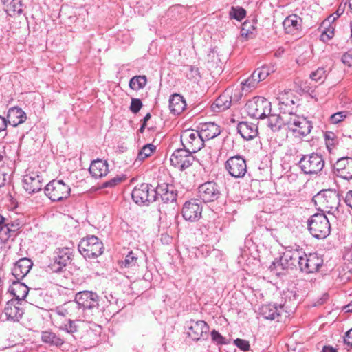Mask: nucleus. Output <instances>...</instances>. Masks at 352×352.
<instances>
[{
    "label": "nucleus",
    "instance_id": "1",
    "mask_svg": "<svg viewBox=\"0 0 352 352\" xmlns=\"http://www.w3.org/2000/svg\"><path fill=\"white\" fill-rule=\"evenodd\" d=\"M316 205L324 212L333 213L337 211L340 206V195L336 190L331 189L323 190L319 192L314 197Z\"/></svg>",
    "mask_w": 352,
    "mask_h": 352
},
{
    "label": "nucleus",
    "instance_id": "2",
    "mask_svg": "<svg viewBox=\"0 0 352 352\" xmlns=\"http://www.w3.org/2000/svg\"><path fill=\"white\" fill-rule=\"evenodd\" d=\"M45 195L54 202L67 199L71 194V186L62 179H53L45 187Z\"/></svg>",
    "mask_w": 352,
    "mask_h": 352
},
{
    "label": "nucleus",
    "instance_id": "3",
    "mask_svg": "<svg viewBox=\"0 0 352 352\" xmlns=\"http://www.w3.org/2000/svg\"><path fill=\"white\" fill-rule=\"evenodd\" d=\"M309 231L316 239H324L330 234V223L324 213H316L307 221Z\"/></svg>",
    "mask_w": 352,
    "mask_h": 352
},
{
    "label": "nucleus",
    "instance_id": "4",
    "mask_svg": "<svg viewBox=\"0 0 352 352\" xmlns=\"http://www.w3.org/2000/svg\"><path fill=\"white\" fill-rule=\"evenodd\" d=\"M243 93L239 89H227L212 104V109L215 112H221L228 109L232 105L239 102Z\"/></svg>",
    "mask_w": 352,
    "mask_h": 352
},
{
    "label": "nucleus",
    "instance_id": "5",
    "mask_svg": "<svg viewBox=\"0 0 352 352\" xmlns=\"http://www.w3.org/2000/svg\"><path fill=\"white\" fill-rule=\"evenodd\" d=\"M78 250L86 258H96L103 253L104 246L99 238L90 235L81 239Z\"/></svg>",
    "mask_w": 352,
    "mask_h": 352
},
{
    "label": "nucleus",
    "instance_id": "6",
    "mask_svg": "<svg viewBox=\"0 0 352 352\" xmlns=\"http://www.w3.org/2000/svg\"><path fill=\"white\" fill-rule=\"evenodd\" d=\"M248 114L256 119H264L271 113V102L261 96H256L245 104Z\"/></svg>",
    "mask_w": 352,
    "mask_h": 352
},
{
    "label": "nucleus",
    "instance_id": "7",
    "mask_svg": "<svg viewBox=\"0 0 352 352\" xmlns=\"http://www.w3.org/2000/svg\"><path fill=\"white\" fill-rule=\"evenodd\" d=\"M298 166L305 174L316 175L323 169L324 160L322 155L312 153L302 155L298 162Z\"/></svg>",
    "mask_w": 352,
    "mask_h": 352
},
{
    "label": "nucleus",
    "instance_id": "8",
    "mask_svg": "<svg viewBox=\"0 0 352 352\" xmlns=\"http://www.w3.org/2000/svg\"><path fill=\"white\" fill-rule=\"evenodd\" d=\"M312 122L303 116L290 111L287 129L295 137H305L310 133Z\"/></svg>",
    "mask_w": 352,
    "mask_h": 352
},
{
    "label": "nucleus",
    "instance_id": "9",
    "mask_svg": "<svg viewBox=\"0 0 352 352\" xmlns=\"http://www.w3.org/2000/svg\"><path fill=\"white\" fill-rule=\"evenodd\" d=\"M294 104V102L292 100L280 101L279 105L281 113L279 115L270 113L267 116L268 126L273 131H278L283 126H287L290 110L287 109V107Z\"/></svg>",
    "mask_w": 352,
    "mask_h": 352
},
{
    "label": "nucleus",
    "instance_id": "10",
    "mask_svg": "<svg viewBox=\"0 0 352 352\" xmlns=\"http://www.w3.org/2000/svg\"><path fill=\"white\" fill-rule=\"evenodd\" d=\"M204 140L198 130L186 129L182 132L181 142L184 148L195 153L204 146Z\"/></svg>",
    "mask_w": 352,
    "mask_h": 352
},
{
    "label": "nucleus",
    "instance_id": "11",
    "mask_svg": "<svg viewBox=\"0 0 352 352\" xmlns=\"http://www.w3.org/2000/svg\"><path fill=\"white\" fill-rule=\"evenodd\" d=\"M133 200L138 205L148 204L156 201L155 188L148 184L137 185L131 193Z\"/></svg>",
    "mask_w": 352,
    "mask_h": 352
},
{
    "label": "nucleus",
    "instance_id": "12",
    "mask_svg": "<svg viewBox=\"0 0 352 352\" xmlns=\"http://www.w3.org/2000/svg\"><path fill=\"white\" fill-rule=\"evenodd\" d=\"M73 250L68 247L57 248L54 253L53 262L48 265L49 270L55 273L63 271V269L72 260Z\"/></svg>",
    "mask_w": 352,
    "mask_h": 352
},
{
    "label": "nucleus",
    "instance_id": "13",
    "mask_svg": "<svg viewBox=\"0 0 352 352\" xmlns=\"http://www.w3.org/2000/svg\"><path fill=\"white\" fill-rule=\"evenodd\" d=\"M221 187L214 182H207L198 188V196L204 203L217 201L221 197Z\"/></svg>",
    "mask_w": 352,
    "mask_h": 352
},
{
    "label": "nucleus",
    "instance_id": "14",
    "mask_svg": "<svg viewBox=\"0 0 352 352\" xmlns=\"http://www.w3.org/2000/svg\"><path fill=\"white\" fill-rule=\"evenodd\" d=\"M225 168L231 177L243 178L247 173L246 161L239 155L230 157L225 163Z\"/></svg>",
    "mask_w": 352,
    "mask_h": 352
},
{
    "label": "nucleus",
    "instance_id": "15",
    "mask_svg": "<svg viewBox=\"0 0 352 352\" xmlns=\"http://www.w3.org/2000/svg\"><path fill=\"white\" fill-rule=\"evenodd\" d=\"M194 161L192 153L185 148L175 150L170 158V164L180 170H184L190 167Z\"/></svg>",
    "mask_w": 352,
    "mask_h": 352
},
{
    "label": "nucleus",
    "instance_id": "16",
    "mask_svg": "<svg viewBox=\"0 0 352 352\" xmlns=\"http://www.w3.org/2000/svg\"><path fill=\"white\" fill-rule=\"evenodd\" d=\"M75 300L80 305L82 310L98 308L99 305V296L92 291H81L75 296Z\"/></svg>",
    "mask_w": 352,
    "mask_h": 352
},
{
    "label": "nucleus",
    "instance_id": "17",
    "mask_svg": "<svg viewBox=\"0 0 352 352\" xmlns=\"http://www.w3.org/2000/svg\"><path fill=\"white\" fill-rule=\"evenodd\" d=\"M323 260L316 253L306 254L302 253L299 269L307 274L317 272L322 266Z\"/></svg>",
    "mask_w": 352,
    "mask_h": 352
},
{
    "label": "nucleus",
    "instance_id": "18",
    "mask_svg": "<svg viewBox=\"0 0 352 352\" xmlns=\"http://www.w3.org/2000/svg\"><path fill=\"white\" fill-rule=\"evenodd\" d=\"M202 207L199 200L194 199L186 201L182 208V216L185 220L195 222L201 217Z\"/></svg>",
    "mask_w": 352,
    "mask_h": 352
},
{
    "label": "nucleus",
    "instance_id": "19",
    "mask_svg": "<svg viewBox=\"0 0 352 352\" xmlns=\"http://www.w3.org/2000/svg\"><path fill=\"white\" fill-rule=\"evenodd\" d=\"M302 252L298 250H287L283 253L280 259L276 262H273L272 265L276 267V265L282 267V269H286L291 267H296V265H300Z\"/></svg>",
    "mask_w": 352,
    "mask_h": 352
},
{
    "label": "nucleus",
    "instance_id": "20",
    "mask_svg": "<svg viewBox=\"0 0 352 352\" xmlns=\"http://www.w3.org/2000/svg\"><path fill=\"white\" fill-rule=\"evenodd\" d=\"M260 314L265 319L277 321H279L283 316H287L284 304H279L278 306L272 304L263 305L260 308Z\"/></svg>",
    "mask_w": 352,
    "mask_h": 352
},
{
    "label": "nucleus",
    "instance_id": "21",
    "mask_svg": "<svg viewBox=\"0 0 352 352\" xmlns=\"http://www.w3.org/2000/svg\"><path fill=\"white\" fill-rule=\"evenodd\" d=\"M155 192H156V200L160 197L164 204L173 203L177 200V192L173 185L160 184L155 188Z\"/></svg>",
    "mask_w": 352,
    "mask_h": 352
},
{
    "label": "nucleus",
    "instance_id": "22",
    "mask_svg": "<svg viewBox=\"0 0 352 352\" xmlns=\"http://www.w3.org/2000/svg\"><path fill=\"white\" fill-rule=\"evenodd\" d=\"M23 188L30 194L35 193L42 189L43 179L36 172H31L23 177Z\"/></svg>",
    "mask_w": 352,
    "mask_h": 352
},
{
    "label": "nucleus",
    "instance_id": "23",
    "mask_svg": "<svg viewBox=\"0 0 352 352\" xmlns=\"http://www.w3.org/2000/svg\"><path fill=\"white\" fill-rule=\"evenodd\" d=\"M209 331V326L204 320H191L188 326V335L193 340H199L201 338H204Z\"/></svg>",
    "mask_w": 352,
    "mask_h": 352
},
{
    "label": "nucleus",
    "instance_id": "24",
    "mask_svg": "<svg viewBox=\"0 0 352 352\" xmlns=\"http://www.w3.org/2000/svg\"><path fill=\"white\" fill-rule=\"evenodd\" d=\"M21 302L16 300H10L4 308V314L8 320L18 322L23 315Z\"/></svg>",
    "mask_w": 352,
    "mask_h": 352
},
{
    "label": "nucleus",
    "instance_id": "25",
    "mask_svg": "<svg viewBox=\"0 0 352 352\" xmlns=\"http://www.w3.org/2000/svg\"><path fill=\"white\" fill-rule=\"evenodd\" d=\"M32 266V262L28 258L19 259L12 270V275L17 280L23 279L30 272Z\"/></svg>",
    "mask_w": 352,
    "mask_h": 352
},
{
    "label": "nucleus",
    "instance_id": "26",
    "mask_svg": "<svg viewBox=\"0 0 352 352\" xmlns=\"http://www.w3.org/2000/svg\"><path fill=\"white\" fill-rule=\"evenodd\" d=\"M302 19L296 14L287 16L283 22V26L287 34H296L302 29Z\"/></svg>",
    "mask_w": 352,
    "mask_h": 352
},
{
    "label": "nucleus",
    "instance_id": "27",
    "mask_svg": "<svg viewBox=\"0 0 352 352\" xmlns=\"http://www.w3.org/2000/svg\"><path fill=\"white\" fill-rule=\"evenodd\" d=\"M198 131L204 141L213 139L221 133L219 126L214 122L201 123L198 126Z\"/></svg>",
    "mask_w": 352,
    "mask_h": 352
},
{
    "label": "nucleus",
    "instance_id": "28",
    "mask_svg": "<svg viewBox=\"0 0 352 352\" xmlns=\"http://www.w3.org/2000/svg\"><path fill=\"white\" fill-rule=\"evenodd\" d=\"M26 119V113L22 110V109L17 107L9 109L6 118L8 124L13 126H17L18 125L23 123Z\"/></svg>",
    "mask_w": 352,
    "mask_h": 352
},
{
    "label": "nucleus",
    "instance_id": "29",
    "mask_svg": "<svg viewBox=\"0 0 352 352\" xmlns=\"http://www.w3.org/2000/svg\"><path fill=\"white\" fill-rule=\"evenodd\" d=\"M19 280L17 279L13 280L12 285L8 289V292L14 297L13 300L21 302L27 296L29 288L25 284Z\"/></svg>",
    "mask_w": 352,
    "mask_h": 352
},
{
    "label": "nucleus",
    "instance_id": "30",
    "mask_svg": "<svg viewBox=\"0 0 352 352\" xmlns=\"http://www.w3.org/2000/svg\"><path fill=\"white\" fill-rule=\"evenodd\" d=\"M89 173L96 179L104 177L109 173V166L107 161L96 160L92 162L89 167Z\"/></svg>",
    "mask_w": 352,
    "mask_h": 352
},
{
    "label": "nucleus",
    "instance_id": "31",
    "mask_svg": "<svg viewBox=\"0 0 352 352\" xmlns=\"http://www.w3.org/2000/svg\"><path fill=\"white\" fill-rule=\"evenodd\" d=\"M237 131L241 137L246 140H250L254 138L258 134L257 126L247 122H241L238 124Z\"/></svg>",
    "mask_w": 352,
    "mask_h": 352
},
{
    "label": "nucleus",
    "instance_id": "32",
    "mask_svg": "<svg viewBox=\"0 0 352 352\" xmlns=\"http://www.w3.org/2000/svg\"><path fill=\"white\" fill-rule=\"evenodd\" d=\"M186 103L184 97L178 94H174L169 100V109L172 113L179 115L186 109Z\"/></svg>",
    "mask_w": 352,
    "mask_h": 352
},
{
    "label": "nucleus",
    "instance_id": "33",
    "mask_svg": "<svg viewBox=\"0 0 352 352\" xmlns=\"http://www.w3.org/2000/svg\"><path fill=\"white\" fill-rule=\"evenodd\" d=\"M41 340L50 346H61L65 341L63 338L52 331H43L41 332Z\"/></svg>",
    "mask_w": 352,
    "mask_h": 352
},
{
    "label": "nucleus",
    "instance_id": "34",
    "mask_svg": "<svg viewBox=\"0 0 352 352\" xmlns=\"http://www.w3.org/2000/svg\"><path fill=\"white\" fill-rule=\"evenodd\" d=\"M57 327L67 333L73 334L78 331V326L76 324V320L68 318L65 320H56Z\"/></svg>",
    "mask_w": 352,
    "mask_h": 352
},
{
    "label": "nucleus",
    "instance_id": "35",
    "mask_svg": "<svg viewBox=\"0 0 352 352\" xmlns=\"http://www.w3.org/2000/svg\"><path fill=\"white\" fill-rule=\"evenodd\" d=\"M156 146L153 144H145L138 151L134 164L142 163L144 160L151 157L156 151Z\"/></svg>",
    "mask_w": 352,
    "mask_h": 352
},
{
    "label": "nucleus",
    "instance_id": "36",
    "mask_svg": "<svg viewBox=\"0 0 352 352\" xmlns=\"http://www.w3.org/2000/svg\"><path fill=\"white\" fill-rule=\"evenodd\" d=\"M67 305L68 311V318L79 320L83 311L80 305H78V303H77L76 300L74 299V301L67 302Z\"/></svg>",
    "mask_w": 352,
    "mask_h": 352
},
{
    "label": "nucleus",
    "instance_id": "37",
    "mask_svg": "<svg viewBox=\"0 0 352 352\" xmlns=\"http://www.w3.org/2000/svg\"><path fill=\"white\" fill-rule=\"evenodd\" d=\"M258 82L257 78H255L254 74L252 73L250 77L241 82V87L239 89L242 93L243 91L250 92L257 87Z\"/></svg>",
    "mask_w": 352,
    "mask_h": 352
},
{
    "label": "nucleus",
    "instance_id": "38",
    "mask_svg": "<svg viewBox=\"0 0 352 352\" xmlns=\"http://www.w3.org/2000/svg\"><path fill=\"white\" fill-rule=\"evenodd\" d=\"M147 82L145 76H136L131 78L129 81V87L133 90H140L143 89Z\"/></svg>",
    "mask_w": 352,
    "mask_h": 352
},
{
    "label": "nucleus",
    "instance_id": "39",
    "mask_svg": "<svg viewBox=\"0 0 352 352\" xmlns=\"http://www.w3.org/2000/svg\"><path fill=\"white\" fill-rule=\"evenodd\" d=\"M138 265V256L134 252L130 251L125 256L124 259L121 261V268H133Z\"/></svg>",
    "mask_w": 352,
    "mask_h": 352
},
{
    "label": "nucleus",
    "instance_id": "40",
    "mask_svg": "<svg viewBox=\"0 0 352 352\" xmlns=\"http://www.w3.org/2000/svg\"><path fill=\"white\" fill-rule=\"evenodd\" d=\"M185 74L188 79L194 81H198L201 78L199 69L198 67L192 65L185 66Z\"/></svg>",
    "mask_w": 352,
    "mask_h": 352
},
{
    "label": "nucleus",
    "instance_id": "41",
    "mask_svg": "<svg viewBox=\"0 0 352 352\" xmlns=\"http://www.w3.org/2000/svg\"><path fill=\"white\" fill-rule=\"evenodd\" d=\"M229 16L230 19H234L239 21H241L245 17L246 10L242 7L232 6L229 12Z\"/></svg>",
    "mask_w": 352,
    "mask_h": 352
},
{
    "label": "nucleus",
    "instance_id": "42",
    "mask_svg": "<svg viewBox=\"0 0 352 352\" xmlns=\"http://www.w3.org/2000/svg\"><path fill=\"white\" fill-rule=\"evenodd\" d=\"M272 72L273 69L270 67L263 66L255 69L253 73L254 74L255 78H257L258 80L260 82L265 80Z\"/></svg>",
    "mask_w": 352,
    "mask_h": 352
},
{
    "label": "nucleus",
    "instance_id": "43",
    "mask_svg": "<svg viewBox=\"0 0 352 352\" xmlns=\"http://www.w3.org/2000/svg\"><path fill=\"white\" fill-rule=\"evenodd\" d=\"M351 170L352 167L348 165L347 168L335 173L338 177H340L342 179L340 182L342 185L347 184V183L352 179Z\"/></svg>",
    "mask_w": 352,
    "mask_h": 352
},
{
    "label": "nucleus",
    "instance_id": "44",
    "mask_svg": "<svg viewBox=\"0 0 352 352\" xmlns=\"http://www.w3.org/2000/svg\"><path fill=\"white\" fill-rule=\"evenodd\" d=\"M255 30V23L245 21L241 26V35L244 37L251 36Z\"/></svg>",
    "mask_w": 352,
    "mask_h": 352
},
{
    "label": "nucleus",
    "instance_id": "45",
    "mask_svg": "<svg viewBox=\"0 0 352 352\" xmlns=\"http://www.w3.org/2000/svg\"><path fill=\"white\" fill-rule=\"evenodd\" d=\"M349 115V113L348 111H339L331 115L329 118V121L331 124H338L347 118Z\"/></svg>",
    "mask_w": 352,
    "mask_h": 352
},
{
    "label": "nucleus",
    "instance_id": "46",
    "mask_svg": "<svg viewBox=\"0 0 352 352\" xmlns=\"http://www.w3.org/2000/svg\"><path fill=\"white\" fill-rule=\"evenodd\" d=\"M212 340L217 344H227L229 343V340L222 336L217 331L212 330L211 331Z\"/></svg>",
    "mask_w": 352,
    "mask_h": 352
},
{
    "label": "nucleus",
    "instance_id": "47",
    "mask_svg": "<svg viewBox=\"0 0 352 352\" xmlns=\"http://www.w3.org/2000/svg\"><path fill=\"white\" fill-rule=\"evenodd\" d=\"M326 76V70L323 67H319L316 71L312 72L310 74L311 79L316 82L324 79Z\"/></svg>",
    "mask_w": 352,
    "mask_h": 352
},
{
    "label": "nucleus",
    "instance_id": "48",
    "mask_svg": "<svg viewBox=\"0 0 352 352\" xmlns=\"http://www.w3.org/2000/svg\"><path fill=\"white\" fill-rule=\"evenodd\" d=\"M55 314L56 316V320H63V317H68V311H67V302L63 304L60 307H57L54 310Z\"/></svg>",
    "mask_w": 352,
    "mask_h": 352
},
{
    "label": "nucleus",
    "instance_id": "49",
    "mask_svg": "<svg viewBox=\"0 0 352 352\" xmlns=\"http://www.w3.org/2000/svg\"><path fill=\"white\" fill-rule=\"evenodd\" d=\"M348 160V157H342L339 159L334 164V173H336L339 171L347 168V166L349 165Z\"/></svg>",
    "mask_w": 352,
    "mask_h": 352
},
{
    "label": "nucleus",
    "instance_id": "50",
    "mask_svg": "<svg viewBox=\"0 0 352 352\" xmlns=\"http://www.w3.org/2000/svg\"><path fill=\"white\" fill-rule=\"evenodd\" d=\"M7 227L10 230V232L12 238H14L17 235L19 230L21 228V223L19 220L14 221H10L6 223Z\"/></svg>",
    "mask_w": 352,
    "mask_h": 352
},
{
    "label": "nucleus",
    "instance_id": "51",
    "mask_svg": "<svg viewBox=\"0 0 352 352\" xmlns=\"http://www.w3.org/2000/svg\"><path fill=\"white\" fill-rule=\"evenodd\" d=\"M142 107V102L140 99L138 98H132L131 102L130 105V111L133 113H137L140 111L141 108Z\"/></svg>",
    "mask_w": 352,
    "mask_h": 352
},
{
    "label": "nucleus",
    "instance_id": "52",
    "mask_svg": "<svg viewBox=\"0 0 352 352\" xmlns=\"http://www.w3.org/2000/svg\"><path fill=\"white\" fill-rule=\"evenodd\" d=\"M10 238H12V236H11L8 227L6 224L3 225L0 228V239L3 241H7Z\"/></svg>",
    "mask_w": 352,
    "mask_h": 352
},
{
    "label": "nucleus",
    "instance_id": "53",
    "mask_svg": "<svg viewBox=\"0 0 352 352\" xmlns=\"http://www.w3.org/2000/svg\"><path fill=\"white\" fill-rule=\"evenodd\" d=\"M334 35V30L332 28H327L325 30L322 32L320 35V40L323 42H328L330 39L333 38Z\"/></svg>",
    "mask_w": 352,
    "mask_h": 352
},
{
    "label": "nucleus",
    "instance_id": "54",
    "mask_svg": "<svg viewBox=\"0 0 352 352\" xmlns=\"http://www.w3.org/2000/svg\"><path fill=\"white\" fill-rule=\"evenodd\" d=\"M234 344L241 349L244 351H248L250 349V344L249 342L243 339L237 338L234 340Z\"/></svg>",
    "mask_w": 352,
    "mask_h": 352
},
{
    "label": "nucleus",
    "instance_id": "55",
    "mask_svg": "<svg viewBox=\"0 0 352 352\" xmlns=\"http://www.w3.org/2000/svg\"><path fill=\"white\" fill-rule=\"evenodd\" d=\"M352 331V328L348 330L343 338L344 345L347 351H349L352 349V342H350L349 339L351 338V332Z\"/></svg>",
    "mask_w": 352,
    "mask_h": 352
},
{
    "label": "nucleus",
    "instance_id": "56",
    "mask_svg": "<svg viewBox=\"0 0 352 352\" xmlns=\"http://www.w3.org/2000/svg\"><path fill=\"white\" fill-rule=\"evenodd\" d=\"M121 182H122L121 177H115L112 178L111 179L103 183L102 187L103 188H111V187L116 186Z\"/></svg>",
    "mask_w": 352,
    "mask_h": 352
},
{
    "label": "nucleus",
    "instance_id": "57",
    "mask_svg": "<svg viewBox=\"0 0 352 352\" xmlns=\"http://www.w3.org/2000/svg\"><path fill=\"white\" fill-rule=\"evenodd\" d=\"M342 62L349 67L351 66L352 54H351L349 51L343 54L342 57Z\"/></svg>",
    "mask_w": 352,
    "mask_h": 352
},
{
    "label": "nucleus",
    "instance_id": "58",
    "mask_svg": "<svg viewBox=\"0 0 352 352\" xmlns=\"http://www.w3.org/2000/svg\"><path fill=\"white\" fill-rule=\"evenodd\" d=\"M9 9H12L14 12H16L19 14L21 13L22 12L21 1L19 3L17 0H14L12 6H10Z\"/></svg>",
    "mask_w": 352,
    "mask_h": 352
},
{
    "label": "nucleus",
    "instance_id": "59",
    "mask_svg": "<svg viewBox=\"0 0 352 352\" xmlns=\"http://www.w3.org/2000/svg\"><path fill=\"white\" fill-rule=\"evenodd\" d=\"M296 292H294V291H289V290H287V291H285L283 292V297L282 298H285V299H296Z\"/></svg>",
    "mask_w": 352,
    "mask_h": 352
},
{
    "label": "nucleus",
    "instance_id": "60",
    "mask_svg": "<svg viewBox=\"0 0 352 352\" xmlns=\"http://www.w3.org/2000/svg\"><path fill=\"white\" fill-rule=\"evenodd\" d=\"M344 202L346 205L352 208V190H349L344 199Z\"/></svg>",
    "mask_w": 352,
    "mask_h": 352
},
{
    "label": "nucleus",
    "instance_id": "61",
    "mask_svg": "<svg viewBox=\"0 0 352 352\" xmlns=\"http://www.w3.org/2000/svg\"><path fill=\"white\" fill-rule=\"evenodd\" d=\"M335 137H336V135L333 132L325 133L324 138L327 141L326 144H327V147H329L330 144L332 145L333 144V142L330 143L329 141L331 140L333 142Z\"/></svg>",
    "mask_w": 352,
    "mask_h": 352
},
{
    "label": "nucleus",
    "instance_id": "62",
    "mask_svg": "<svg viewBox=\"0 0 352 352\" xmlns=\"http://www.w3.org/2000/svg\"><path fill=\"white\" fill-rule=\"evenodd\" d=\"M8 125L7 120L3 116H0V132L6 129Z\"/></svg>",
    "mask_w": 352,
    "mask_h": 352
},
{
    "label": "nucleus",
    "instance_id": "63",
    "mask_svg": "<svg viewBox=\"0 0 352 352\" xmlns=\"http://www.w3.org/2000/svg\"><path fill=\"white\" fill-rule=\"evenodd\" d=\"M344 12V9L342 8V6H340L338 8L336 12L333 15L329 17V19L332 18V21H333L337 17L340 16Z\"/></svg>",
    "mask_w": 352,
    "mask_h": 352
},
{
    "label": "nucleus",
    "instance_id": "64",
    "mask_svg": "<svg viewBox=\"0 0 352 352\" xmlns=\"http://www.w3.org/2000/svg\"><path fill=\"white\" fill-rule=\"evenodd\" d=\"M8 175L0 171V187L4 186L7 182Z\"/></svg>",
    "mask_w": 352,
    "mask_h": 352
}]
</instances>
